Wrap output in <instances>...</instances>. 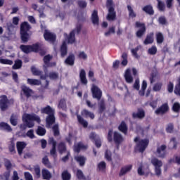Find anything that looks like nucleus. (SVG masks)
Here are the masks:
<instances>
[{"label":"nucleus","mask_w":180,"mask_h":180,"mask_svg":"<svg viewBox=\"0 0 180 180\" xmlns=\"http://www.w3.org/2000/svg\"><path fill=\"white\" fill-rule=\"evenodd\" d=\"M90 140L95 144L97 148H101L102 147V141L101 137L98 136L95 132H91L89 134Z\"/></svg>","instance_id":"nucleus-15"},{"label":"nucleus","mask_w":180,"mask_h":180,"mask_svg":"<svg viewBox=\"0 0 180 180\" xmlns=\"http://www.w3.org/2000/svg\"><path fill=\"white\" fill-rule=\"evenodd\" d=\"M22 65H23V62L20 59H18L15 60V63L13 65V70H20L22 68Z\"/></svg>","instance_id":"nucleus-43"},{"label":"nucleus","mask_w":180,"mask_h":180,"mask_svg":"<svg viewBox=\"0 0 180 180\" xmlns=\"http://www.w3.org/2000/svg\"><path fill=\"white\" fill-rule=\"evenodd\" d=\"M36 133L38 136H46V131L41 126H38Z\"/></svg>","instance_id":"nucleus-47"},{"label":"nucleus","mask_w":180,"mask_h":180,"mask_svg":"<svg viewBox=\"0 0 180 180\" xmlns=\"http://www.w3.org/2000/svg\"><path fill=\"white\" fill-rule=\"evenodd\" d=\"M77 117L78 123L81 124V126H83L84 129H86V127H88V121L85 120V119L79 115H77Z\"/></svg>","instance_id":"nucleus-36"},{"label":"nucleus","mask_w":180,"mask_h":180,"mask_svg":"<svg viewBox=\"0 0 180 180\" xmlns=\"http://www.w3.org/2000/svg\"><path fill=\"white\" fill-rule=\"evenodd\" d=\"M105 110H106V104L105 100L102 99L98 103V113L102 114Z\"/></svg>","instance_id":"nucleus-39"},{"label":"nucleus","mask_w":180,"mask_h":180,"mask_svg":"<svg viewBox=\"0 0 180 180\" xmlns=\"http://www.w3.org/2000/svg\"><path fill=\"white\" fill-rule=\"evenodd\" d=\"M81 115L82 116H83V117H90L91 120H94V119H95V114H94V112H90L86 109H84L83 110H82Z\"/></svg>","instance_id":"nucleus-33"},{"label":"nucleus","mask_w":180,"mask_h":180,"mask_svg":"<svg viewBox=\"0 0 180 180\" xmlns=\"http://www.w3.org/2000/svg\"><path fill=\"white\" fill-rule=\"evenodd\" d=\"M106 8L108 9V13L107 15L106 19L110 22L116 20V11H115V3L113 0L106 1Z\"/></svg>","instance_id":"nucleus-7"},{"label":"nucleus","mask_w":180,"mask_h":180,"mask_svg":"<svg viewBox=\"0 0 180 180\" xmlns=\"http://www.w3.org/2000/svg\"><path fill=\"white\" fill-rule=\"evenodd\" d=\"M65 63L68 65H74L75 63V56L74 53H70L67 58L65 60Z\"/></svg>","instance_id":"nucleus-32"},{"label":"nucleus","mask_w":180,"mask_h":180,"mask_svg":"<svg viewBox=\"0 0 180 180\" xmlns=\"http://www.w3.org/2000/svg\"><path fill=\"white\" fill-rule=\"evenodd\" d=\"M31 72L34 77H40V79L46 80L48 77L51 79H58V73L56 72H51L49 73V75L47 74L43 75V71L34 66L31 67Z\"/></svg>","instance_id":"nucleus-3"},{"label":"nucleus","mask_w":180,"mask_h":180,"mask_svg":"<svg viewBox=\"0 0 180 180\" xmlns=\"http://www.w3.org/2000/svg\"><path fill=\"white\" fill-rule=\"evenodd\" d=\"M58 150L59 154H63V153H65V151H67V145H65V143L60 142L58 144Z\"/></svg>","instance_id":"nucleus-38"},{"label":"nucleus","mask_w":180,"mask_h":180,"mask_svg":"<svg viewBox=\"0 0 180 180\" xmlns=\"http://www.w3.org/2000/svg\"><path fill=\"white\" fill-rule=\"evenodd\" d=\"M42 164H44V165L47 168H51V164L50 163V160H49V158H47V156L42 158Z\"/></svg>","instance_id":"nucleus-56"},{"label":"nucleus","mask_w":180,"mask_h":180,"mask_svg":"<svg viewBox=\"0 0 180 180\" xmlns=\"http://www.w3.org/2000/svg\"><path fill=\"white\" fill-rule=\"evenodd\" d=\"M124 77L127 84L133 83L134 79L133 76H131V71L130 70V69L126 70Z\"/></svg>","instance_id":"nucleus-31"},{"label":"nucleus","mask_w":180,"mask_h":180,"mask_svg":"<svg viewBox=\"0 0 180 180\" xmlns=\"http://www.w3.org/2000/svg\"><path fill=\"white\" fill-rule=\"evenodd\" d=\"M135 27L139 29L136 32V36L138 39H141L144 34H146V32H147V27H146V24L144 22H141L136 21L135 22Z\"/></svg>","instance_id":"nucleus-10"},{"label":"nucleus","mask_w":180,"mask_h":180,"mask_svg":"<svg viewBox=\"0 0 180 180\" xmlns=\"http://www.w3.org/2000/svg\"><path fill=\"white\" fill-rule=\"evenodd\" d=\"M155 37L157 44H162V43H164V34L162 32H156Z\"/></svg>","instance_id":"nucleus-37"},{"label":"nucleus","mask_w":180,"mask_h":180,"mask_svg":"<svg viewBox=\"0 0 180 180\" xmlns=\"http://www.w3.org/2000/svg\"><path fill=\"white\" fill-rule=\"evenodd\" d=\"M116 32V27L112 26L108 28V30L104 33V36L108 37V36H110V34H115Z\"/></svg>","instance_id":"nucleus-49"},{"label":"nucleus","mask_w":180,"mask_h":180,"mask_svg":"<svg viewBox=\"0 0 180 180\" xmlns=\"http://www.w3.org/2000/svg\"><path fill=\"white\" fill-rule=\"evenodd\" d=\"M58 108L59 109H62V110H67V103H65V99L62 98L60 100Z\"/></svg>","instance_id":"nucleus-50"},{"label":"nucleus","mask_w":180,"mask_h":180,"mask_svg":"<svg viewBox=\"0 0 180 180\" xmlns=\"http://www.w3.org/2000/svg\"><path fill=\"white\" fill-rule=\"evenodd\" d=\"M41 175H42V179L44 180L51 179V173L47 169H41Z\"/></svg>","instance_id":"nucleus-35"},{"label":"nucleus","mask_w":180,"mask_h":180,"mask_svg":"<svg viewBox=\"0 0 180 180\" xmlns=\"http://www.w3.org/2000/svg\"><path fill=\"white\" fill-rule=\"evenodd\" d=\"M133 165H131L122 167L120 171L119 176H123V175H126L127 172H130V171H131Z\"/></svg>","instance_id":"nucleus-28"},{"label":"nucleus","mask_w":180,"mask_h":180,"mask_svg":"<svg viewBox=\"0 0 180 180\" xmlns=\"http://www.w3.org/2000/svg\"><path fill=\"white\" fill-rule=\"evenodd\" d=\"M44 39L46 41H49V43H51V44H54L57 40V35L49 31V30H45L44 32Z\"/></svg>","instance_id":"nucleus-14"},{"label":"nucleus","mask_w":180,"mask_h":180,"mask_svg":"<svg viewBox=\"0 0 180 180\" xmlns=\"http://www.w3.org/2000/svg\"><path fill=\"white\" fill-rule=\"evenodd\" d=\"M148 54H150V56H155V54H157V46L155 45L152 46L148 49Z\"/></svg>","instance_id":"nucleus-58"},{"label":"nucleus","mask_w":180,"mask_h":180,"mask_svg":"<svg viewBox=\"0 0 180 180\" xmlns=\"http://www.w3.org/2000/svg\"><path fill=\"white\" fill-rule=\"evenodd\" d=\"M79 77L82 85H88V79H86V72H85V70L82 69L80 70Z\"/></svg>","instance_id":"nucleus-22"},{"label":"nucleus","mask_w":180,"mask_h":180,"mask_svg":"<svg viewBox=\"0 0 180 180\" xmlns=\"http://www.w3.org/2000/svg\"><path fill=\"white\" fill-rule=\"evenodd\" d=\"M27 84H28V85H31V86H39L41 85V81L37 79L28 78L27 79Z\"/></svg>","instance_id":"nucleus-34"},{"label":"nucleus","mask_w":180,"mask_h":180,"mask_svg":"<svg viewBox=\"0 0 180 180\" xmlns=\"http://www.w3.org/2000/svg\"><path fill=\"white\" fill-rule=\"evenodd\" d=\"M75 153L79 154L81 150H88V145L84 144L82 141L78 142L77 145H75L73 147Z\"/></svg>","instance_id":"nucleus-21"},{"label":"nucleus","mask_w":180,"mask_h":180,"mask_svg":"<svg viewBox=\"0 0 180 180\" xmlns=\"http://www.w3.org/2000/svg\"><path fill=\"white\" fill-rule=\"evenodd\" d=\"M118 130L119 131H121V133H123V134H124L125 136L127 135L129 127H127V124H126V122H121V123L118 126Z\"/></svg>","instance_id":"nucleus-27"},{"label":"nucleus","mask_w":180,"mask_h":180,"mask_svg":"<svg viewBox=\"0 0 180 180\" xmlns=\"http://www.w3.org/2000/svg\"><path fill=\"white\" fill-rule=\"evenodd\" d=\"M76 176H77V179H79V180L86 179V177H85L84 172H82L81 169H77V171L76 172Z\"/></svg>","instance_id":"nucleus-54"},{"label":"nucleus","mask_w":180,"mask_h":180,"mask_svg":"<svg viewBox=\"0 0 180 180\" xmlns=\"http://www.w3.org/2000/svg\"><path fill=\"white\" fill-rule=\"evenodd\" d=\"M127 8L128 9L129 18H131V19H134V18H137V13L134 11L131 6L128 5Z\"/></svg>","instance_id":"nucleus-40"},{"label":"nucleus","mask_w":180,"mask_h":180,"mask_svg":"<svg viewBox=\"0 0 180 180\" xmlns=\"http://www.w3.org/2000/svg\"><path fill=\"white\" fill-rule=\"evenodd\" d=\"M91 94L94 99H97V101H101L102 98V90L98 87L96 85H93L91 87Z\"/></svg>","instance_id":"nucleus-17"},{"label":"nucleus","mask_w":180,"mask_h":180,"mask_svg":"<svg viewBox=\"0 0 180 180\" xmlns=\"http://www.w3.org/2000/svg\"><path fill=\"white\" fill-rule=\"evenodd\" d=\"M141 48V46H138L135 49H132L131 50V53L133 57H134V58H136V60H139V58H140V56L139 55V53H137V52L139 51V50H140Z\"/></svg>","instance_id":"nucleus-44"},{"label":"nucleus","mask_w":180,"mask_h":180,"mask_svg":"<svg viewBox=\"0 0 180 180\" xmlns=\"http://www.w3.org/2000/svg\"><path fill=\"white\" fill-rule=\"evenodd\" d=\"M0 127L6 131H12V127H11V125H9L8 123L1 122Z\"/></svg>","instance_id":"nucleus-48"},{"label":"nucleus","mask_w":180,"mask_h":180,"mask_svg":"<svg viewBox=\"0 0 180 180\" xmlns=\"http://www.w3.org/2000/svg\"><path fill=\"white\" fill-rule=\"evenodd\" d=\"M161 89H162V82H157L153 87V91H154V92H160Z\"/></svg>","instance_id":"nucleus-51"},{"label":"nucleus","mask_w":180,"mask_h":180,"mask_svg":"<svg viewBox=\"0 0 180 180\" xmlns=\"http://www.w3.org/2000/svg\"><path fill=\"white\" fill-rule=\"evenodd\" d=\"M6 30L8 32V34H12V32L15 30V25L11 22H6Z\"/></svg>","instance_id":"nucleus-42"},{"label":"nucleus","mask_w":180,"mask_h":180,"mask_svg":"<svg viewBox=\"0 0 180 180\" xmlns=\"http://www.w3.org/2000/svg\"><path fill=\"white\" fill-rule=\"evenodd\" d=\"M41 113L47 115L46 117V127L51 129V126L56 123V110L50 105H46L41 109Z\"/></svg>","instance_id":"nucleus-2"},{"label":"nucleus","mask_w":180,"mask_h":180,"mask_svg":"<svg viewBox=\"0 0 180 180\" xmlns=\"http://www.w3.org/2000/svg\"><path fill=\"white\" fill-rule=\"evenodd\" d=\"M107 140L108 143H112L114 141L117 146H119L120 144H122L123 143V141L124 140L123 139V136L121 135L120 133L117 131H114L113 129H109L108 136H107Z\"/></svg>","instance_id":"nucleus-6"},{"label":"nucleus","mask_w":180,"mask_h":180,"mask_svg":"<svg viewBox=\"0 0 180 180\" xmlns=\"http://www.w3.org/2000/svg\"><path fill=\"white\" fill-rule=\"evenodd\" d=\"M165 150H167L166 145H162L157 148L156 153L158 154V158H165L167 157V151Z\"/></svg>","instance_id":"nucleus-19"},{"label":"nucleus","mask_w":180,"mask_h":180,"mask_svg":"<svg viewBox=\"0 0 180 180\" xmlns=\"http://www.w3.org/2000/svg\"><path fill=\"white\" fill-rule=\"evenodd\" d=\"M60 56L62 58H64L67 54H68V47L67 46V42L64 41L62 43V45L60 46Z\"/></svg>","instance_id":"nucleus-30"},{"label":"nucleus","mask_w":180,"mask_h":180,"mask_svg":"<svg viewBox=\"0 0 180 180\" xmlns=\"http://www.w3.org/2000/svg\"><path fill=\"white\" fill-rule=\"evenodd\" d=\"M20 50L22 53L25 54H29L30 53H39V50H40V44L36 43L32 45H20Z\"/></svg>","instance_id":"nucleus-8"},{"label":"nucleus","mask_w":180,"mask_h":180,"mask_svg":"<svg viewBox=\"0 0 180 180\" xmlns=\"http://www.w3.org/2000/svg\"><path fill=\"white\" fill-rule=\"evenodd\" d=\"M52 130L55 137H58V136H60V128L58 127V124H54L52 127Z\"/></svg>","instance_id":"nucleus-52"},{"label":"nucleus","mask_w":180,"mask_h":180,"mask_svg":"<svg viewBox=\"0 0 180 180\" xmlns=\"http://www.w3.org/2000/svg\"><path fill=\"white\" fill-rule=\"evenodd\" d=\"M8 151L11 154H16V150L15 149V142L11 141L8 145Z\"/></svg>","instance_id":"nucleus-53"},{"label":"nucleus","mask_w":180,"mask_h":180,"mask_svg":"<svg viewBox=\"0 0 180 180\" xmlns=\"http://www.w3.org/2000/svg\"><path fill=\"white\" fill-rule=\"evenodd\" d=\"M142 11L143 12H145L146 15H149V16H153V15H154L155 13L154 8H153V6L151 4L144 6L142 8Z\"/></svg>","instance_id":"nucleus-25"},{"label":"nucleus","mask_w":180,"mask_h":180,"mask_svg":"<svg viewBox=\"0 0 180 180\" xmlns=\"http://www.w3.org/2000/svg\"><path fill=\"white\" fill-rule=\"evenodd\" d=\"M158 2V9L160 12H165V3L161 0H156Z\"/></svg>","instance_id":"nucleus-46"},{"label":"nucleus","mask_w":180,"mask_h":180,"mask_svg":"<svg viewBox=\"0 0 180 180\" xmlns=\"http://www.w3.org/2000/svg\"><path fill=\"white\" fill-rule=\"evenodd\" d=\"M99 171H105L106 169V163L104 161L101 162L98 165Z\"/></svg>","instance_id":"nucleus-64"},{"label":"nucleus","mask_w":180,"mask_h":180,"mask_svg":"<svg viewBox=\"0 0 180 180\" xmlns=\"http://www.w3.org/2000/svg\"><path fill=\"white\" fill-rule=\"evenodd\" d=\"M146 117V111L143 110V108H138L137 112H132V119H139V120H142Z\"/></svg>","instance_id":"nucleus-18"},{"label":"nucleus","mask_w":180,"mask_h":180,"mask_svg":"<svg viewBox=\"0 0 180 180\" xmlns=\"http://www.w3.org/2000/svg\"><path fill=\"white\" fill-rule=\"evenodd\" d=\"M105 158L107 161H112V152L109 150H106L105 152Z\"/></svg>","instance_id":"nucleus-60"},{"label":"nucleus","mask_w":180,"mask_h":180,"mask_svg":"<svg viewBox=\"0 0 180 180\" xmlns=\"http://www.w3.org/2000/svg\"><path fill=\"white\" fill-rule=\"evenodd\" d=\"M167 133H173L174 132V123H169L166 127Z\"/></svg>","instance_id":"nucleus-61"},{"label":"nucleus","mask_w":180,"mask_h":180,"mask_svg":"<svg viewBox=\"0 0 180 180\" xmlns=\"http://www.w3.org/2000/svg\"><path fill=\"white\" fill-rule=\"evenodd\" d=\"M134 143H136V146L134 147V151L138 153H144L146 150H147V147L150 144L149 139H141L139 136H136L134 139Z\"/></svg>","instance_id":"nucleus-4"},{"label":"nucleus","mask_w":180,"mask_h":180,"mask_svg":"<svg viewBox=\"0 0 180 180\" xmlns=\"http://www.w3.org/2000/svg\"><path fill=\"white\" fill-rule=\"evenodd\" d=\"M21 92H22L23 95H25L27 99H29V98L32 96V94H34L33 90L26 85L21 86Z\"/></svg>","instance_id":"nucleus-20"},{"label":"nucleus","mask_w":180,"mask_h":180,"mask_svg":"<svg viewBox=\"0 0 180 180\" xmlns=\"http://www.w3.org/2000/svg\"><path fill=\"white\" fill-rule=\"evenodd\" d=\"M11 103L8 96L1 95L0 96V110L5 112L9 109V104Z\"/></svg>","instance_id":"nucleus-12"},{"label":"nucleus","mask_w":180,"mask_h":180,"mask_svg":"<svg viewBox=\"0 0 180 180\" xmlns=\"http://www.w3.org/2000/svg\"><path fill=\"white\" fill-rule=\"evenodd\" d=\"M91 19L94 26H99V16L98 15V10H94Z\"/></svg>","instance_id":"nucleus-24"},{"label":"nucleus","mask_w":180,"mask_h":180,"mask_svg":"<svg viewBox=\"0 0 180 180\" xmlns=\"http://www.w3.org/2000/svg\"><path fill=\"white\" fill-rule=\"evenodd\" d=\"M154 43V32H150L146 35L145 40L143 41V44L147 46L148 44H153Z\"/></svg>","instance_id":"nucleus-26"},{"label":"nucleus","mask_w":180,"mask_h":180,"mask_svg":"<svg viewBox=\"0 0 180 180\" xmlns=\"http://www.w3.org/2000/svg\"><path fill=\"white\" fill-rule=\"evenodd\" d=\"M49 146H52L50 150V154L53 158H57V141L53 137H49L48 139Z\"/></svg>","instance_id":"nucleus-13"},{"label":"nucleus","mask_w":180,"mask_h":180,"mask_svg":"<svg viewBox=\"0 0 180 180\" xmlns=\"http://www.w3.org/2000/svg\"><path fill=\"white\" fill-rule=\"evenodd\" d=\"M173 112H174V113H179L180 112V103L178 102H175L172 108Z\"/></svg>","instance_id":"nucleus-55"},{"label":"nucleus","mask_w":180,"mask_h":180,"mask_svg":"<svg viewBox=\"0 0 180 180\" xmlns=\"http://www.w3.org/2000/svg\"><path fill=\"white\" fill-rule=\"evenodd\" d=\"M75 160L77 162L79 167H84L86 162V157L84 155H77L75 157Z\"/></svg>","instance_id":"nucleus-29"},{"label":"nucleus","mask_w":180,"mask_h":180,"mask_svg":"<svg viewBox=\"0 0 180 180\" xmlns=\"http://www.w3.org/2000/svg\"><path fill=\"white\" fill-rule=\"evenodd\" d=\"M4 167H6V169H7V171H9V169L12 168V162H11V160L6 159L4 161Z\"/></svg>","instance_id":"nucleus-62"},{"label":"nucleus","mask_w":180,"mask_h":180,"mask_svg":"<svg viewBox=\"0 0 180 180\" xmlns=\"http://www.w3.org/2000/svg\"><path fill=\"white\" fill-rule=\"evenodd\" d=\"M22 120L23 123L26 124H20V129L22 131L27 129V127L29 129L34 127V122H37V123H40V122H41L40 117L36 114H24L22 117Z\"/></svg>","instance_id":"nucleus-1"},{"label":"nucleus","mask_w":180,"mask_h":180,"mask_svg":"<svg viewBox=\"0 0 180 180\" xmlns=\"http://www.w3.org/2000/svg\"><path fill=\"white\" fill-rule=\"evenodd\" d=\"M174 93L175 94V95L180 96V76L177 78L176 84L174 86Z\"/></svg>","instance_id":"nucleus-41"},{"label":"nucleus","mask_w":180,"mask_h":180,"mask_svg":"<svg viewBox=\"0 0 180 180\" xmlns=\"http://www.w3.org/2000/svg\"><path fill=\"white\" fill-rule=\"evenodd\" d=\"M32 29V26L29 25V22L24 21L20 26V39L22 43H27L30 36L29 35V31Z\"/></svg>","instance_id":"nucleus-5"},{"label":"nucleus","mask_w":180,"mask_h":180,"mask_svg":"<svg viewBox=\"0 0 180 180\" xmlns=\"http://www.w3.org/2000/svg\"><path fill=\"white\" fill-rule=\"evenodd\" d=\"M167 112H169V106L167 103L162 104V105L155 110V113L157 115V116H162L165 115V113H167Z\"/></svg>","instance_id":"nucleus-16"},{"label":"nucleus","mask_w":180,"mask_h":180,"mask_svg":"<svg viewBox=\"0 0 180 180\" xmlns=\"http://www.w3.org/2000/svg\"><path fill=\"white\" fill-rule=\"evenodd\" d=\"M0 64H4L6 65H12V64H13V61L9 59L0 58Z\"/></svg>","instance_id":"nucleus-57"},{"label":"nucleus","mask_w":180,"mask_h":180,"mask_svg":"<svg viewBox=\"0 0 180 180\" xmlns=\"http://www.w3.org/2000/svg\"><path fill=\"white\" fill-rule=\"evenodd\" d=\"M10 123L12 126L18 125V119L15 117L14 115H12L10 118Z\"/></svg>","instance_id":"nucleus-63"},{"label":"nucleus","mask_w":180,"mask_h":180,"mask_svg":"<svg viewBox=\"0 0 180 180\" xmlns=\"http://www.w3.org/2000/svg\"><path fill=\"white\" fill-rule=\"evenodd\" d=\"M150 162L153 167H155V172L158 176L161 175V167H162V161L158 160V158L154 157L151 159Z\"/></svg>","instance_id":"nucleus-11"},{"label":"nucleus","mask_w":180,"mask_h":180,"mask_svg":"<svg viewBox=\"0 0 180 180\" xmlns=\"http://www.w3.org/2000/svg\"><path fill=\"white\" fill-rule=\"evenodd\" d=\"M122 58L123 59L122 61L121 62L122 65H124V67H126L127 65V53H123L122 55Z\"/></svg>","instance_id":"nucleus-59"},{"label":"nucleus","mask_w":180,"mask_h":180,"mask_svg":"<svg viewBox=\"0 0 180 180\" xmlns=\"http://www.w3.org/2000/svg\"><path fill=\"white\" fill-rule=\"evenodd\" d=\"M26 146H27V143L25 141H18L16 143L17 151L19 155L23 154V150L26 148Z\"/></svg>","instance_id":"nucleus-23"},{"label":"nucleus","mask_w":180,"mask_h":180,"mask_svg":"<svg viewBox=\"0 0 180 180\" xmlns=\"http://www.w3.org/2000/svg\"><path fill=\"white\" fill-rule=\"evenodd\" d=\"M62 180H71V174L68 170H65L61 174Z\"/></svg>","instance_id":"nucleus-45"},{"label":"nucleus","mask_w":180,"mask_h":180,"mask_svg":"<svg viewBox=\"0 0 180 180\" xmlns=\"http://www.w3.org/2000/svg\"><path fill=\"white\" fill-rule=\"evenodd\" d=\"M81 30H82V24H77L75 29L72 30L68 37V43L69 44H74L75 43V32L77 34H79Z\"/></svg>","instance_id":"nucleus-9"}]
</instances>
